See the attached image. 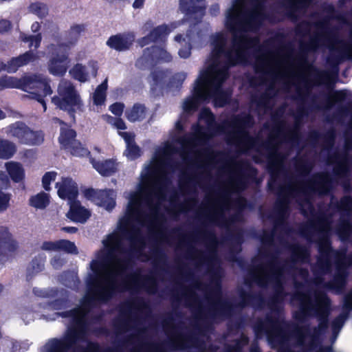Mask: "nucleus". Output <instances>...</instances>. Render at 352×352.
I'll return each mask as SVG.
<instances>
[{"label":"nucleus","instance_id":"nucleus-7","mask_svg":"<svg viewBox=\"0 0 352 352\" xmlns=\"http://www.w3.org/2000/svg\"><path fill=\"white\" fill-rule=\"evenodd\" d=\"M274 290L267 303L272 312L267 314L263 319H258L253 326L256 338L265 334L270 341H277L283 338L288 326L284 317L280 315L278 304L283 300L286 293L279 278L274 282Z\"/></svg>","mask_w":352,"mask_h":352},{"label":"nucleus","instance_id":"nucleus-16","mask_svg":"<svg viewBox=\"0 0 352 352\" xmlns=\"http://www.w3.org/2000/svg\"><path fill=\"white\" fill-rule=\"evenodd\" d=\"M76 133L75 131L66 127L64 124L60 129V135L58 138L59 142L63 148L67 150L72 155L78 157L87 156L89 151L76 140Z\"/></svg>","mask_w":352,"mask_h":352},{"label":"nucleus","instance_id":"nucleus-56","mask_svg":"<svg viewBox=\"0 0 352 352\" xmlns=\"http://www.w3.org/2000/svg\"><path fill=\"white\" fill-rule=\"evenodd\" d=\"M309 331L310 329L309 325L302 327L296 330V334L299 338L300 344L302 343L303 338L306 335L309 334Z\"/></svg>","mask_w":352,"mask_h":352},{"label":"nucleus","instance_id":"nucleus-36","mask_svg":"<svg viewBox=\"0 0 352 352\" xmlns=\"http://www.w3.org/2000/svg\"><path fill=\"white\" fill-rule=\"evenodd\" d=\"M49 203V195L45 192H40L32 196L29 200L30 205L36 209H44L48 206Z\"/></svg>","mask_w":352,"mask_h":352},{"label":"nucleus","instance_id":"nucleus-24","mask_svg":"<svg viewBox=\"0 0 352 352\" xmlns=\"http://www.w3.org/2000/svg\"><path fill=\"white\" fill-rule=\"evenodd\" d=\"M135 39L133 33L118 34L111 36L107 41V45L118 51H123L129 48Z\"/></svg>","mask_w":352,"mask_h":352},{"label":"nucleus","instance_id":"nucleus-41","mask_svg":"<svg viewBox=\"0 0 352 352\" xmlns=\"http://www.w3.org/2000/svg\"><path fill=\"white\" fill-rule=\"evenodd\" d=\"M337 233L342 241H346L352 234V226L349 222L342 221L337 229Z\"/></svg>","mask_w":352,"mask_h":352},{"label":"nucleus","instance_id":"nucleus-6","mask_svg":"<svg viewBox=\"0 0 352 352\" xmlns=\"http://www.w3.org/2000/svg\"><path fill=\"white\" fill-rule=\"evenodd\" d=\"M256 71L270 76L274 80H283L294 84L297 80L305 78L303 65H296L288 54H280L266 52L255 54Z\"/></svg>","mask_w":352,"mask_h":352},{"label":"nucleus","instance_id":"nucleus-52","mask_svg":"<svg viewBox=\"0 0 352 352\" xmlns=\"http://www.w3.org/2000/svg\"><path fill=\"white\" fill-rule=\"evenodd\" d=\"M3 190L0 189V212L8 208L10 200V195L3 192Z\"/></svg>","mask_w":352,"mask_h":352},{"label":"nucleus","instance_id":"nucleus-33","mask_svg":"<svg viewBox=\"0 0 352 352\" xmlns=\"http://www.w3.org/2000/svg\"><path fill=\"white\" fill-rule=\"evenodd\" d=\"M5 166L9 175L14 182H19L24 178V170L21 164L14 162H9L6 163Z\"/></svg>","mask_w":352,"mask_h":352},{"label":"nucleus","instance_id":"nucleus-28","mask_svg":"<svg viewBox=\"0 0 352 352\" xmlns=\"http://www.w3.org/2000/svg\"><path fill=\"white\" fill-rule=\"evenodd\" d=\"M28 125L24 122L17 121L7 126L4 129L5 133L8 138L16 140L19 144L23 143Z\"/></svg>","mask_w":352,"mask_h":352},{"label":"nucleus","instance_id":"nucleus-29","mask_svg":"<svg viewBox=\"0 0 352 352\" xmlns=\"http://www.w3.org/2000/svg\"><path fill=\"white\" fill-rule=\"evenodd\" d=\"M278 278V276L275 274L265 276L251 274L245 278L244 283L248 286H251L253 283H255L261 287H267L270 280L275 282Z\"/></svg>","mask_w":352,"mask_h":352},{"label":"nucleus","instance_id":"nucleus-53","mask_svg":"<svg viewBox=\"0 0 352 352\" xmlns=\"http://www.w3.org/2000/svg\"><path fill=\"white\" fill-rule=\"evenodd\" d=\"M326 331H322L321 329H318V327H315L313 329V333L311 335L312 337V341L309 342L308 345V350L312 351L314 350L317 344L315 342V340L317 339V338L322 333H325Z\"/></svg>","mask_w":352,"mask_h":352},{"label":"nucleus","instance_id":"nucleus-61","mask_svg":"<svg viewBox=\"0 0 352 352\" xmlns=\"http://www.w3.org/2000/svg\"><path fill=\"white\" fill-rule=\"evenodd\" d=\"M190 50H191L190 44L188 43L187 46H185L184 47L180 49L179 50L178 54L181 58H187L190 55Z\"/></svg>","mask_w":352,"mask_h":352},{"label":"nucleus","instance_id":"nucleus-57","mask_svg":"<svg viewBox=\"0 0 352 352\" xmlns=\"http://www.w3.org/2000/svg\"><path fill=\"white\" fill-rule=\"evenodd\" d=\"M186 300L190 302L191 305L199 303V299L193 291L189 290V293L186 295Z\"/></svg>","mask_w":352,"mask_h":352},{"label":"nucleus","instance_id":"nucleus-2","mask_svg":"<svg viewBox=\"0 0 352 352\" xmlns=\"http://www.w3.org/2000/svg\"><path fill=\"white\" fill-rule=\"evenodd\" d=\"M294 7H308L311 0H288ZM263 19L262 0H235L226 13V27L232 39L228 47L226 34L212 37V50L206 68L199 77H228V69L250 60V52L260 49L257 37L250 38L248 32L256 31Z\"/></svg>","mask_w":352,"mask_h":352},{"label":"nucleus","instance_id":"nucleus-11","mask_svg":"<svg viewBox=\"0 0 352 352\" xmlns=\"http://www.w3.org/2000/svg\"><path fill=\"white\" fill-rule=\"evenodd\" d=\"M58 96L52 98V102L60 109L67 111L72 117L74 113L80 110L82 103L79 95L72 83L62 80L58 87Z\"/></svg>","mask_w":352,"mask_h":352},{"label":"nucleus","instance_id":"nucleus-5","mask_svg":"<svg viewBox=\"0 0 352 352\" xmlns=\"http://www.w3.org/2000/svg\"><path fill=\"white\" fill-rule=\"evenodd\" d=\"M332 186L330 176L326 173H319L313 176L311 180L305 183L289 184L281 186L278 192V197L276 202L275 209L281 219H284L287 214L289 204L291 199L303 197L305 206L311 209V196L314 193L324 195L329 192Z\"/></svg>","mask_w":352,"mask_h":352},{"label":"nucleus","instance_id":"nucleus-27","mask_svg":"<svg viewBox=\"0 0 352 352\" xmlns=\"http://www.w3.org/2000/svg\"><path fill=\"white\" fill-rule=\"evenodd\" d=\"M320 239L318 241V247L321 252L329 254L331 251L329 236L331 232V224L327 221H322L318 226Z\"/></svg>","mask_w":352,"mask_h":352},{"label":"nucleus","instance_id":"nucleus-1","mask_svg":"<svg viewBox=\"0 0 352 352\" xmlns=\"http://www.w3.org/2000/svg\"><path fill=\"white\" fill-rule=\"evenodd\" d=\"M199 122L200 124L192 126V138L178 140L182 151L175 149L170 142L156 150L150 164L141 173L136 191L126 197L129 202L125 215L120 220L116 230L102 241L101 250H124L125 244L129 245V250L142 249L144 240L140 228H155L157 223L160 206L170 184L167 171L173 155L177 152L183 154L197 142H205L216 134L226 132V126L215 123L208 109H201Z\"/></svg>","mask_w":352,"mask_h":352},{"label":"nucleus","instance_id":"nucleus-34","mask_svg":"<svg viewBox=\"0 0 352 352\" xmlns=\"http://www.w3.org/2000/svg\"><path fill=\"white\" fill-rule=\"evenodd\" d=\"M125 114L130 122L140 121L146 116V107L142 104L137 103L130 110L126 111Z\"/></svg>","mask_w":352,"mask_h":352},{"label":"nucleus","instance_id":"nucleus-25","mask_svg":"<svg viewBox=\"0 0 352 352\" xmlns=\"http://www.w3.org/2000/svg\"><path fill=\"white\" fill-rule=\"evenodd\" d=\"M150 58L152 60H162L166 62H168L171 60L170 55L166 50L162 48L153 46L151 48H146L144 50L142 56L138 60L136 65L141 67L143 61L144 60H148Z\"/></svg>","mask_w":352,"mask_h":352},{"label":"nucleus","instance_id":"nucleus-12","mask_svg":"<svg viewBox=\"0 0 352 352\" xmlns=\"http://www.w3.org/2000/svg\"><path fill=\"white\" fill-rule=\"evenodd\" d=\"M20 89L30 93L32 98L41 103L44 111H46L47 106L43 98L52 94L46 77L41 74L23 76L21 78Z\"/></svg>","mask_w":352,"mask_h":352},{"label":"nucleus","instance_id":"nucleus-8","mask_svg":"<svg viewBox=\"0 0 352 352\" xmlns=\"http://www.w3.org/2000/svg\"><path fill=\"white\" fill-rule=\"evenodd\" d=\"M305 295L302 292L293 294L292 299L300 302L299 310L295 311L293 318L298 322H304L308 318L315 316L318 321V329L327 331L329 327L331 300L327 294L322 293L318 296L317 303L314 304L309 299L305 300Z\"/></svg>","mask_w":352,"mask_h":352},{"label":"nucleus","instance_id":"nucleus-37","mask_svg":"<svg viewBox=\"0 0 352 352\" xmlns=\"http://www.w3.org/2000/svg\"><path fill=\"white\" fill-rule=\"evenodd\" d=\"M107 81L108 80L106 78L103 82L97 87L95 92L94 93L93 100L94 104L96 105H100L105 101Z\"/></svg>","mask_w":352,"mask_h":352},{"label":"nucleus","instance_id":"nucleus-14","mask_svg":"<svg viewBox=\"0 0 352 352\" xmlns=\"http://www.w3.org/2000/svg\"><path fill=\"white\" fill-rule=\"evenodd\" d=\"M232 133L230 141L235 144L241 152H248L256 148L257 140L251 137L246 131L244 125L236 118L232 120Z\"/></svg>","mask_w":352,"mask_h":352},{"label":"nucleus","instance_id":"nucleus-55","mask_svg":"<svg viewBox=\"0 0 352 352\" xmlns=\"http://www.w3.org/2000/svg\"><path fill=\"white\" fill-rule=\"evenodd\" d=\"M250 339L247 335L242 333L239 337L234 340V344L238 345L241 347V350L243 351V347L249 344Z\"/></svg>","mask_w":352,"mask_h":352},{"label":"nucleus","instance_id":"nucleus-35","mask_svg":"<svg viewBox=\"0 0 352 352\" xmlns=\"http://www.w3.org/2000/svg\"><path fill=\"white\" fill-rule=\"evenodd\" d=\"M16 151V144L8 140L0 138V158L9 159Z\"/></svg>","mask_w":352,"mask_h":352},{"label":"nucleus","instance_id":"nucleus-30","mask_svg":"<svg viewBox=\"0 0 352 352\" xmlns=\"http://www.w3.org/2000/svg\"><path fill=\"white\" fill-rule=\"evenodd\" d=\"M289 252L291 254L292 264L297 262L306 263L308 261L309 252L307 248L294 245L289 248Z\"/></svg>","mask_w":352,"mask_h":352},{"label":"nucleus","instance_id":"nucleus-3","mask_svg":"<svg viewBox=\"0 0 352 352\" xmlns=\"http://www.w3.org/2000/svg\"><path fill=\"white\" fill-rule=\"evenodd\" d=\"M87 291L80 301V311L72 316V327L62 338H52L47 344V352H69L78 342H87L86 347H77L78 352H101L100 344L96 342L87 341V313L96 303H105L110 300L115 293L128 290V284L123 281L118 284L114 276L104 279L92 276L87 283Z\"/></svg>","mask_w":352,"mask_h":352},{"label":"nucleus","instance_id":"nucleus-40","mask_svg":"<svg viewBox=\"0 0 352 352\" xmlns=\"http://www.w3.org/2000/svg\"><path fill=\"white\" fill-rule=\"evenodd\" d=\"M47 305L53 310L65 309L70 307V300L67 295L56 298L47 302Z\"/></svg>","mask_w":352,"mask_h":352},{"label":"nucleus","instance_id":"nucleus-46","mask_svg":"<svg viewBox=\"0 0 352 352\" xmlns=\"http://www.w3.org/2000/svg\"><path fill=\"white\" fill-rule=\"evenodd\" d=\"M349 316V313L342 312L336 316L331 322V326L333 331H339L344 325Z\"/></svg>","mask_w":352,"mask_h":352},{"label":"nucleus","instance_id":"nucleus-50","mask_svg":"<svg viewBox=\"0 0 352 352\" xmlns=\"http://www.w3.org/2000/svg\"><path fill=\"white\" fill-rule=\"evenodd\" d=\"M56 177V172H47L46 173L42 179V184L43 187L45 188V190H50V183L51 182L55 180Z\"/></svg>","mask_w":352,"mask_h":352},{"label":"nucleus","instance_id":"nucleus-42","mask_svg":"<svg viewBox=\"0 0 352 352\" xmlns=\"http://www.w3.org/2000/svg\"><path fill=\"white\" fill-rule=\"evenodd\" d=\"M20 39L25 43H29V47H34L35 49H37L41 44L42 40V36L40 33L36 35H30L26 36L23 33H21Z\"/></svg>","mask_w":352,"mask_h":352},{"label":"nucleus","instance_id":"nucleus-10","mask_svg":"<svg viewBox=\"0 0 352 352\" xmlns=\"http://www.w3.org/2000/svg\"><path fill=\"white\" fill-rule=\"evenodd\" d=\"M175 316H181V313L179 311L168 312L165 314L162 320V324L166 333L168 335V330L169 328H171L174 337L169 338L168 340H164L161 343H153L149 344V352L175 351L183 349L186 346L184 341L190 340V337L177 332V327L173 326ZM133 352H140V351H134Z\"/></svg>","mask_w":352,"mask_h":352},{"label":"nucleus","instance_id":"nucleus-32","mask_svg":"<svg viewBox=\"0 0 352 352\" xmlns=\"http://www.w3.org/2000/svg\"><path fill=\"white\" fill-rule=\"evenodd\" d=\"M44 141V134L41 131H34L28 126L23 144L37 146Z\"/></svg>","mask_w":352,"mask_h":352},{"label":"nucleus","instance_id":"nucleus-38","mask_svg":"<svg viewBox=\"0 0 352 352\" xmlns=\"http://www.w3.org/2000/svg\"><path fill=\"white\" fill-rule=\"evenodd\" d=\"M4 243L8 248L14 250L17 248V243L12 239L11 234L5 227H0V244Z\"/></svg>","mask_w":352,"mask_h":352},{"label":"nucleus","instance_id":"nucleus-13","mask_svg":"<svg viewBox=\"0 0 352 352\" xmlns=\"http://www.w3.org/2000/svg\"><path fill=\"white\" fill-rule=\"evenodd\" d=\"M49 53L52 58L48 64V69L50 74L54 76H63L67 69L69 59V45L65 43L58 44V46L54 43L47 45Z\"/></svg>","mask_w":352,"mask_h":352},{"label":"nucleus","instance_id":"nucleus-54","mask_svg":"<svg viewBox=\"0 0 352 352\" xmlns=\"http://www.w3.org/2000/svg\"><path fill=\"white\" fill-rule=\"evenodd\" d=\"M124 104L121 102H116L109 107V110L116 116H120L124 111Z\"/></svg>","mask_w":352,"mask_h":352},{"label":"nucleus","instance_id":"nucleus-21","mask_svg":"<svg viewBox=\"0 0 352 352\" xmlns=\"http://www.w3.org/2000/svg\"><path fill=\"white\" fill-rule=\"evenodd\" d=\"M98 72V65L96 62L91 61L87 66L82 64L75 65L69 71V74L72 78L80 81L86 82L91 74L96 76Z\"/></svg>","mask_w":352,"mask_h":352},{"label":"nucleus","instance_id":"nucleus-58","mask_svg":"<svg viewBox=\"0 0 352 352\" xmlns=\"http://www.w3.org/2000/svg\"><path fill=\"white\" fill-rule=\"evenodd\" d=\"M119 135L124 140L126 146L135 143V135L133 133L129 132H119Z\"/></svg>","mask_w":352,"mask_h":352},{"label":"nucleus","instance_id":"nucleus-9","mask_svg":"<svg viewBox=\"0 0 352 352\" xmlns=\"http://www.w3.org/2000/svg\"><path fill=\"white\" fill-rule=\"evenodd\" d=\"M221 295L220 278L212 279L206 296L209 307L206 310L199 307L196 317L204 322H207L231 316L234 305L228 300L223 299Z\"/></svg>","mask_w":352,"mask_h":352},{"label":"nucleus","instance_id":"nucleus-18","mask_svg":"<svg viewBox=\"0 0 352 352\" xmlns=\"http://www.w3.org/2000/svg\"><path fill=\"white\" fill-rule=\"evenodd\" d=\"M179 22L171 23L170 25H162L154 28L147 36H144L138 41L141 47L149 44L151 42L164 41L168 34L179 25Z\"/></svg>","mask_w":352,"mask_h":352},{"label":"nucleus","instance_id":"nucleus-48","mask_svg":"<svg viewBox=\"0 0 352 352\" xmlns=\"http://www.w3.org/2000/svg\"><path fill=\"white\" fill-rule=\"evenodd\" d=\"M125 154L129 159L134 160L140 156V149L133 143L126 146Z\"/></svg>","mask_w":352,"mask_h":352},{"label":"nucleus","instance_id":"nucleus-49","mask_svg":"<svg viewBox=\"0 0 352 352\" xmlns=\"http://www.w3.org/2000/svg\"><path fill=\"white\" fill-rule=\"evenodd\" d=\"M143 286L148 292L155 293L157 288V283L153 277L147 276L144 278Z\"/></svg>","mask_w":352,"mask_h":352},{"label":"nucleus","instance_id":"nucleus-59","mask_svg":"<svg viewBox=\"0 0 352 352\" xmlns=\"http://www.w3.org/2000/svg\"><path fill=\"white\" fill-rule=\"evenodd\" d=\"M343 307L344 309H347L348 311L352 310V292L350 291L345 295Z\"/></svg>","mask_w":352,"mask_h":352},{"label":"nucleus","instance_id":"nucleus-45","mask_svg":"<svg viewBox=\"0 0 352 352\" xmlns=\"http://www.w3.org/2000/svg\"><path fill=\"white\" fill-rule=\"evenodd\" d=\"M30 10L36 14L38 17H45L48 12L47 6L41 3H34L30 5Z\"/></svg>","mask_w":352,"mask_h":352},{"label":"nucleus","instance_id":"nucleus-39","mask_svg":"<svg viewBox=\"0 0 352 352\" xmlns=\"http://www.w3.org/2000/svg\"><path fill=\"white\" fill-rule=\"evenodd\" d=\"M21 78L14 76H3L0 78V90L4 89H19Z\"/></svg>","mask_w":352,"mask_h":352},{"label":"nucleus","instance_id":"nucleus-63","mask_svg":"<svg viewBox=\"0 0 352 352\" xmlns=\"http://www.w3.org/2000/svg\"><path fill=\"white\" fill-rule=\"evenodd\" d=\"M11 28V23L6 19L0 21V32L5 33Z\"/></svg>","mask_w":352,"mask_h":352},{"label":"nucleus","instance_id":"nucleus-15","mask_svg":"<svg viewBox=\"0 0 352 352\" xmlns=\"http://www.w3.org/2000/svg\"><path fill=\"white\" fill-rule=\"evenodd\" d=\"M310 267H319L324 271H327L333 267H336V271L331 280L325 284L326 288L335 292L336 294H342L346 289L349 269L352 265H309Z\"/></svg>","mask_w":352,"mask_h":352},{"label":"nucleus","instance_id":"nucleus-43","mask_svg":"<svg viewBox=\"0 0 352 352\" xmlns=\"http://www.w3.org/2000/svg\"><path fill=\"white\" fill-rule=\"evenodd\" d=\"M33 293L35 296L44 298H54L58 296V289L57 288H50L47 289H41L36 287L33 289Z\"/></svg>","mask_w":352,"mask_h":352},{"label":"nucleus","instance_id":"nucleus-44","mask_svg":"<svg viewBox=\"0 0 352 352\" xmlns=\"http://www.w3.org/2000/svg\"><path fill=\"white\" fill-rule=\"evenodd\" d=\"M36 58V55L33 52L29 51L18 57L14 58V62H16L18 66L21 67L34 61Z\"/></svg>","mask_w":352,"mask_h":352},{"label":"nucleus","instance_id":"nucleus-60","mask_svg":"<svg viewBox=\"0 0 352 352\" xmlns=\"http://www.w3.org/2000/svg\"><path fill=\"white\" fill-rule=\"evenodd\" d=\"M78 311H80L78 309H76V307H74L68 311L58 312V313H57V315L63 318H72V316H74L76 314H77L78 312Z\"/></svg>","mask_w":352,"mask_h":352},{"label":"nucleus","instance_id":"nucleus-4","mask_svg":"<svg viewBox=\"0 0 352 352\" xmlns=\"http://www.w3.org/2000/svg\"><path fill=\"white\" fill-rule=\"evenodd\" d=\"M226 179L222 186L221 194L210 203V219L220 226H227L226 213L233 206L231 195L243 190L247 184L242 166L240 163L231 162L225 167Z\"/></svg>","mask_w":352,"mask_h":352},{"label":"nucleus","instance_id":"nucleus-19","mask_svg":"<svg viewBox=\"0 0 352 352\" xmlns=\"http://www.w3.org/2000/svg\"><path fill=\"white\" fill-rule=\"evenodd\" d=\"M56 188L59 197L67 200L69 204L75 201L78 194L76 184L69 177H63L56 184Z\"/></svg>","mask_w":352,"mask_h":352},{"label":"nucleus","instance_id":"nucleus-64","mask_svg":"<svg viewBox=\"0 0 352 352\" xmlns=\"http://www.w3.org/2000/svg\"><path fill=\"white\" fill-rule=\"evenodd\" d=\"M223 352H243L238 345L228 344L225 346Z\"/></svg>","mask_w":352,"mask_h":352},{"label":"nucleus","instance_id":"nucleus-26","mask_svg":"<svg viewBox=\"0 0 352 352\" xmlns=\"http://www.w3.org/2000/svg\"><path fill=\"white\" fill-rule=\"evenodd\" d=\"M239 297L241 301L238 306L241 308L251 305L256 309H258L261 308L265 302V299L261 294L248 292L243 289L240 291Z\"/></svg>","mask_w":352,"mask_h":352},{"label":"nucleus","instance_id":"nucleus-31","mask_svg":"<svg viewBox=\"0 0 352 352\" xmlns=\"http://www.w3.org/2000/svg\"><path fill=\"white\" fill-rule=\"evenodd\" d=\"M90 162L92 164L94 168L103 176L110 175L116 170V164L111 160L96 162L95 160L91 158Z\"/></svg>","mask_w":352,"mask_h":352},{"label":"nucleus","instance_id":"nucleus-22","mask_svg":"<svg viewBox=\"0 0 352 352\" xmlns=\"http://www.w3.org/2000/svg\"><path fill=\"white\" fill-rule=\"evenodd\" d=\"M41 250L47 252L64 251L68 253L76 254L77 248L73 242L67 240L55 241H44L40 247Z\"/></svg>","mask_w":352,"mask_h":352},{"label":"nucleus","instance_id":"nucleus-51","mask_svg":"<svg viewBox=\"0 0 352 352\" xmlns=\"http://www.w3.org/2000/svg\"><path fill=\"white\" fill-rule=\"evenodd\" d=\"M339 208L341 210L350 212H352V197H344L341 199Z\"/></svg>","mask_w":352,"mask_h":352},{"label":"nucleus","instance_id":"nucleus-20","mask_svg":"<svg viewBox=\"0 0 352 352\" xmlns=\"http://www.w3.org/2000/svg\"><path fill=\"white\" fill-rule=\"evenodd\" d=\"M85 195L87 197H94L96 204L107 210H112L116 205V193L113 190H104L97 192L93 190H87Z\"/></svg>","mask_w":352,"mask_h":352},{"label":"nucleus","instance_id":"nucleus-47","mask_svg":"<svg viewBox=\"0 0 352 352\" xmlns=\"http://www.w3.org/2000/svg\"><path fill=\"white\" fill-rule=\"evenodd\" d=\"M334 171L336 175L340 176H346L349 172L348 162L346 158L344 157L340 160L338 165L334 168Z\"/></svg>","mask_w":352,"mask_h":352},{"label":"nucleus","instance_id":"nucleus-62","mask_svg":"<svg viewBox=\"0 0 352 352\" xmlns=\"http://www.w3.org/2000/svg\"><path fill=\"white\" fill-rule=\"evenodd\" d=\"M6 66H7V72L9 73H14L19 68V66H18V64L16 63V62H14V58H12L8 63V64H6Z\"/></svg>","mask_w":352,"mask_h":352},{"label":"nucleus","instance_id":"nucleus-17","mask_svg":"<svg viewBox=\"0 0 352 352\" xmlns=\"http://www.w3.org/2000/svg\"><path fill=\"white\" fill-rule=\"evenodd\" d=\"M85 28L82 25H74L67 32L65 40L63 41L58 32L56 27H52L47 34V39L50 43H54L58 46V44L65 43L69 45V50L78 41L80 34L84 31Z\"/></svg>","mask_w":352,"mask_h":352},{"label":"nucleus","instance_id":"nucleus-23","mask_svg":"<svg viewBox=\"0 0 352 352\" xmlns=\"http://www.w3.org/2000/svg\"><path fill=\"white\" fill-rule=\"evenodd\" d=\"M70 208L67 217L72 221L84 223L91 216V212L82 207L80 202L74 201L69 204Z\"/></svg>","mask_w":352,"mask_h":352}]
</instances>
